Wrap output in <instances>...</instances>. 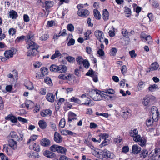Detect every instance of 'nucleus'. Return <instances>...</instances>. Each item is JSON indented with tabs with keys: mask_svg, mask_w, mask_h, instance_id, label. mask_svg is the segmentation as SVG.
I'll list each match as a JSON object with an SVG mask.
<instances>
[{
	"mask_svg": "<svg viewBox=\"0 0 160 160\" xmlns=\"http://www.w3.org/2000/svg\"><path fill=\"white\" fill-rule=\"evenodd\" d=\"M29 148L31 149H33L35 151L39 152L40 151V147L38 144L34 143L33 145H30Z\"/></svg>",
	"mask_w": 160,
	"mask_h": 160,
	"instance_id": "obj_22",
	"label": "nucleus"
},
{
	"mask_svg": "<svg viewBox=\"0 0 160 160\" xmlns=\"http://www.w3.org/2000/svg\"><path fill=\"white\" fill-rule=\"evenodd\" d=\"M133 137V140L137 142H138L142 138L140 135L138 134Z\"/></svg>",
	"mask_w": 160,
	"mask_h": 160,
	"instance_id": "obj_56",
	"label": "nucleus"
},
{
	"mask_svg": "<svg viewBox=\"0 0 160 160\" xmlns=\"http://www.w3.org/2000/svg\"><path fill=\"white\" fill-rule=\"evenodd\" d=\"M104 92L108 93L109 94H114L115 93L114 91L112 89H106L104 90Z\"/></svg>",
	"mask_w": 160,
	"mask_h": 160,
	"instance_id": "obj_57",
	"label": "nucleus"
},
{
	"mask_svg": "<svg viewBox=\"0 0 160 160\" xmlns=\"http://www.w3.org/2000/svg\"><path fill=\"white\" fill-rule=\"evenodd\" d=\"M67 29L70 32H72L74 31V27L73 25L72 24H69L67 27Z\"/></svg>",
	"mask_w": 160,
	"mask_h": 160,
	"instance_id": "obj_54",
	"label": "nucleus"
},
{
	"mask_svg": "<svg viewBox=\"0 0 160 160\" xmlns=\"http://www.w3.org/2000/svg\"><path fill=\"white\" fill-rule=\"evenodd\" d=\"M61 54L60 52L58 50H55V53L53 54L51 57V59L52 60H54L55 58H58L61 56Z\"/></svg>",
	"mask_w": 160,
	"mask_h": 160,
	"instance_id": "obj_28",
	"label": "nucleus"
},
{
	"mask_svg": "<svg viewBox=\"0 0 160 160\" xmlns=\"http://www.w3.org/2000/svg\"><path fill=\"white\" fill-rule=\"evenodd\" d=\"M122 115L125 119H127L131 115V111L130 110H126L122 112Z\"/></svg>",
	"mask_w": 160,
	"mask_h": 160,
	"instance_id": "obj_24",
	"label": "nucleus"
},
{
	"mask_svg": "<svg viewBox=\"0 0 160 160\" xmlns=\"http://www.w3.org/2000/svg\"><path fill=\"white\" fill-rule=\"evenodd\" d=\"M13 139H8V146H9L14 150L17 149V141Z\"/></svg>",
	"mask_w": 160,
	"mask_h": 160,
	"instance_id": "obj_8",
	"label": "nucleus"
},
{
	"mask_svg": "<svg viewBox=\"0 0 160 160\" xmlns=\"http://www.w3.org/2000/svg\"><path fill=\"white\" fill-rule=\"evenodd\" d=\"M129 53L131 58H135L137 56V54L135 53V52L134 50L129 51Z\"/></svg>",
	"mask_w": 160,
	"mask_h": 160,
	"instance_id": "obj_61",
	"label": "nucleus"
},
{
	"mask_svg": "<svg viewBox=\"0 0 160 160\" xmlns=\"http://www.w3.org/2000/svg\"><path fill=\"white\" fill-rule=\"evenodd\" d=\"M34 38V35L32 32L28 33L26 42L27 44L26 48L27 49H29L27 52L28 56H35L38 53L37 50L39 46L34 42L35 40Z\"/></svg>",
	"mask_w": 160,
	"mask_h": 160,
	"instance_id": "obj_1",
	"label": "nucleus"
},
{
	"mask_svg": "<svg viewBox=\"0 0 160 160\" xmlns=\"http://www.w3.org/2000/svg\"><path fill=\"white\" fill-rule=\"evenodd\" d=\"M5 119L9 121L10 120L12 123H15L18 122L17 117L13 115L12 113L8 114L7 117H6Z\"/></svg>",
	"mask_w": 160,
	"mask_h": 160,
	"instance_id": "obj_10",
	"label": "nucleus"
},
{
	"mask_svg": "<svg viewBox=\"0 0 160 160\" xmlns=\"http://www.w3.org/2000/svg\"><path fill=\"white\" fill-rule=\"evenodd\" d=\"M102 15L103 18L105 21H107L109 19V12L107 9L103 10Z\"/></svg>",
	"mask_w": 160,
	"mask_h": 160,
	"instance_id": "obj_29",
	"label": "nucleus"
},
{
	"mask_svg": "<svg viewBox=\"0 0 160 160\" xmlns=\"http://www.w3.org/2000/svg\"><path fill=\"white\" fill-rule=\"evenodd\" d=\"M41 145L45 147H48L51 145V141L48 139L44 138L41 140Z\"/></svg>",
	"mask_w": 160,
	"mask_h": 160,
	"instance_id": "obj_14",
	"label": "nucleus"
},
{
	"mask_svg": "<svg viewBox=\"0 0 160 160\" xmlns=\"http://www.w3.org/2000/svg\"><path fill=\"white\" fill-rule=\"evenodd\" d=\"M13 54V52L11 50H6L4 53V56L7 59L12 58Z\"/></svg>",
	"mask_w": 160,
	"mask_h": 160,
	"instance_id": "obj_19",
	"label": "nucleus"
},
{
	"mask_svg": "<svg viewBox=\"0 0 160 160\" xmlns=\"http://www.w3.org/2000/svg\"><path fill=\"white\" fill-rule=\"evenodd\" d=\"M58 68V72L60 73H64L68 70L67 67L64 65H59Z\"/></svg>",
	"mask_w": 160,
	"mask_h": 160,
	"instance_id": "obj_23",
	"label": "nucleus"
},
{
	"mask_svg": "<svg viewBox=\"0 0 160 160\" xmlns=\"http://www.w3.org/2000/svg\"><path fill=\"white\" fill-rule=\"evenodd\" d=\"M92 153L93 155L98 158L102 157L103 151L99 149L95 148L93 149L92 151Z\"/></svg>",
	"mask_w": 160,
	"mask_h": 160,
	"instance_id": "obj_7",
	"label": "nucleus"
},
{
	"mask_svg": "<svg viewBox=\"0 0 160 160\" xmlns=\"http://www.w3.org/2000/svg\"><path fill=\"white\" fill-rule=\"evenodd\" d=\"M132 153L134 154L138 153L141 150V147L137 145H134L132 146Z\"/></svg>",
	"mask_w": 160,
	"mask_h": 160,
	"instance_id": "obj_17",
	"label": "nucleus"
},
{
	"mask_svg": "<svg viewBox=\"0 0 160 160\" xmlns=\"http://www.w3.org/2000/svg\"><path fill=\"white\" fill-rule=\"evenodd\" d=\"M8 139H13L17 141L21 142L22 141L23 138V135L20 134V137L17 134V133L14 131H11L9 134L8 136Z\"/></svg>",
	"mask_w": 160,
	"mask_h": 160,
	"instance_id": "obj_3",
	"label": "nucleus"
},
{
	"mask_svg": "<svg viewBox=\"0 0 160 160\" xmlns=\"http://www.w3.org/2000/svg\"><path fill=\"white\" fill-rule=\"evenodd\" d=\"M25 38V36L23 35L18 37L15 40V43H18L21 42H22L23 41Z\"/></svg>",
	"mask_w": 160,
	"mask_h": 160,
	"instance_id": "obj_42",
	"label": "nucleus"
},
{
	"mask_svg": "<svg viewBox=\"0 0 160 160\" xmlns=\"http://www.w3.org/2000/svg\"><path fill=\"white\" fill-rule=\"evenodd\" d=\"M24 104L27 109H31L34 106V103L32 101L30 100H26Z\"/></svg>",
	"mask_w": 160,
	"mask_h": 160,
	"instance_id": "obj_20",
	"label": "nucleus"
},
{
	"mask_svg": "<svg viewBox=\"0 0 160 160\" xmlns=\"http://www.w3.org/2000/svg\"><path fill=\"white\" fill-rule=\"evenodd\" d=\"M54 140L57 143H60L62 141V138L60 134L56 132L54 134Z\"/></svg>",
	"mask_w": 160,
	"mask_h": 160,
	"instance_id": "obj_21",
	"label": "nucleus"
},
{
	"mask_svg": "<svg viewBox=\"0 0 160 160\" xmlns=\"http://www.w3.org/2000/svg\"><path fill=\"white\" fill-rule=\"evenodd\" d=\"M47 126L46 122L44 120H41V128L44 129Z\"/></svg>",
	"mask_w": 160,
	"mask_h": 160,
	"instance_id": "obj_50",
	"label": "nucleus"
},
{
	"mask_svg": "<svg viewBox=\"0 0 160 160\" xmlns=\"http://www.w3.org/2000/svg\"><path fill=\"white\" fill-rule=\"evenodd\" d=\"M16 32V30L13 28H10L8 31L9 34L12 36L15 34Z\"/></svg>",
	"mask_w": 160,
	"mask_h": 160,
	"instance_id": "obj_59",
	"label": "nucleus"
},
{
	"mask_svg": "<svg viewBox=\"0 0 160 160\" xmlns=\"http://www.w3.org/2000/svg\"><path fill=\"white\" fill-rule=\"evenodd\" d=\"M9 16L12 19H15L18 17V15L17 12L13 10L10 11L9 12Z\"/></svg>",
	"mask_w": 160,
	"mask_h": 160,
	"instance_id": "obj_35",
	"label": "nucleus"
},
{
	"mask_svg": "<svg viewBox=\"0 0 160 160\" xmlns=\"http://www.w3.org/2000/svg\"><path fill=\"white\" fill-rule=\"evenodd\" d=\"M25 86L26 88L29 90H32L33 88V86L32 82L28 81Z\"/></svg>",
	"mask_w": 160,
	"mask_h": 160,
	"instance_id": "obj_39",
	"label": "nucleus"
},
{
	"mask_svg": "<svg viewBox=\"0 0 160 160\" xmlns=\"http://www.w3.org/2000/svg\"><path fill=\"white\" fill-rule=\"evenodd\" d=\"M125 14H128L127 15V17H128L131 14V11L130 9L128 7L125 8V10L124 11Z\"/></svg>",
	"mask_w": 160,
	"mask_h": 160,
	"instance_id": "obj_62",
	"label": "nucleus"
},
{
	"mask_svg": "<svg viewBox=\"0 0 160 160\" xmlns=\"http://www.w3.org/2000/svg\"><path fill=\"white\" fill-rule=\"evenodd\" d=\"M8 146V144H4L3 146V149L8 155L10 156L12 154L13 151L12 148L11 147L9 148Z\"/></svg>",
	"mask_w": 160,
	"mask_h": 160,
	"instance_id": "obj_13",
	"label": "nucleus"
},
{
	"mask_svg": "<svg viewBox=\"0 0 160 160\" xmlns=\"http://www.w3.org/2000/svg\"><path fill=\"white\" fill-rule=\"evenodd\" d=\"M139 145L142 147L144 146L146 144V141L144 138H141L140 140L138 142Z\"/></svg>",
	"mask_w": 160,
	"mask_h": 160,
	"instance_id": "obj_49",
	"label": "nucleus"
},
{
	"mask_svg": "<svg viewBox=\"0 0 160 160\" xmlns=\"http://www.w3.org/2000/svg\"><path fill=\"white\" fill-rule=\"evenodd\" d=\"M108 137L109 135L106 133H102L99 135V137L100 138L104 139L103 141L100 145V147H102L108 144L109 143V140L107 138H108Z\"/></svg>",
	"mask_w": 160,
	"mask_h": 160,
	"instance_id": "obj_5",
	"label": "nucleus"
},
{
	"mask_svg": "<svg viewBox=\"0 0 160 160\" xmlns=\"http://www.w3.org/2000/svg\"><path fill=\"white\" fill-rule=\"evenodd\" d=\"M159 65L157 62H155L152 63L149 68L150 71H152L157 69L158 68Z\"/></svg>",
	"mask_w": 160,
	"mask_h": 160,
	"instance_id": "obj_30",
	"label": "nucleus"
},
{
	"mask_svg": "<svg viewBox=\"0 0 160 160\" xmlns=\"http://www.w3.org/2000/svg\"><path fill=\"white\" fill-rule=\"evenodd\" d=\"M58 66L55 64H52L50 67V70L51 72H58Z\"/></svg>",
	"mask_w": 160,
	"mask_h": 160,
	"instance_id": "obj_32",
	"label": "nucleus"
},
{
	"mask_svg": "<svg viewBox=\"0 0 160 160\" xmlns=\"http://www.w3.org/2000/svg\"><path fill=\"white\" fill-rule=\"evenodd\" d=\"M95 73H96L95 71L91 68L86 74V75L92 77L93 75H94Z\"/></svg>",
	"mask_w": 160,
	"mask_h": 160,
	"instance_id": "obj_52",
	"label": "nucleus"
},
{
	"mask_svg": "<svg viewBox=\"0 0 160 160\" xmlns=\"http://www.w3.org/2000/svg\"><path fill=\"white\" fill-rule=\"evenodd\" d=\"M109 53L111 56H114L116 55L117 52V49L115 48H112L110 51Z\"/></svg>",
	"mask_w": 160,
	"mask_h": 160,
	"instance_id": "obj_55",
	"label": "nucleus"
},
{
	"mask_svg": "<svg viewBox=\"0 0 160 160\" xmlns=\"http://www.w3.org/2000/svg\"><path fill=\"white\" fill-rule=\"evenodd\" d=\"M154 100L155 97L154 96L152 95H147L142 99V103L143 105L147 106L152 104Z\"/></svg>",
	"mask_w": 160,
	"mask_h": 160,
	"instance_id": "obj_4",
	"label": "nucleus"
},
{
	"mask_svg": "<svg viewBox=\"0 0 160 160\" xmlns=\"http://www.w3.org/2000/svg\"><path fill=\"white\" fill-rule=\"evenodd\" d=\"M108 157L111 159H112L115 157L114 154L109 151L107 150H104L103 151L102 157Z\"/></svg>",
	"mask_w": 160,
	"mask_h": 160,
	"instance_id": "obj_12",
	"label": "nucleus"
},
{
	"mask_svg": "<svg viewBox=\"0 0 160 160\" xmlns=\"http://www.w3.org/2000/svg\"><path fill=\"white\" fill-rule=\"evenodd\" d=\"M52 111L49 109L43 110L41 112V115L44 117H46L47 116H50L52 115Z\"/></svg>",
	"mask_w": 160,
	"mask_h": 160,
	"instance_id": "obj_18",
	"label": "nucleus"
},
{
	"mask_svg": "<svg viewBox=\"0 0 160 160\" xmlns=\"http://www.w3.org/2000/svg\"><path fill=\"white\" fill-rule=\"evenodd\" d=\"M84 60L81 56H78L76 58L77 62L79 65L82 64Z\"/></svg>",
	"mask_w": 160,
	"mask_h": 160,
	"instance_id": "obj_40",
	"label": "nucleus"
},
{
	"mask_svg": "<svg viewBox=\"0 0 160 160\" xmlns=\"http://www.w3.org/2000/svg\"><path fill=\"white\" fill-rule=\"evenodd\" d=\"M70 101L78 104L81 103V101L79 99L74 97H72L70 99Z\"/></svg>",
	"mask_w": 160,
	"mask_h": 160,
	"instance_id": "obj_47",
	"label": "nucleus"
},
{
	"mask_svg": "<svg viewBox=\"0 0 160 160\" xmlns=\"http://www.w3.org/2000/svg\"><path fill=\"white\" fill-rule=\"evenodd\" d=\"M54 2L52 1H46L45 2V7L46 10L47 11L48 9L53 5Z\"/></svg>",
	"mask_w": 160,
	"mask_h": 160,
	"instance_id": "obj_27",
	"label": "nucleus"
},
{
	"mask_svg": "<svg viewBox=\"0 0 160 160\" xmlns=\"http://www.w3.org/2000/svg\"><path fill=\"white\" fill-rule=\"evenodd\" d=\"M65 58L67 60V61H68L69 63H73L75 61V58L72 56H67L66 58Z\"/></svg>",
	"mask_w": 160,
	"mask_h": 160,
	"instance_id": "obj_41",
	"label": "nucleus"
},
{
	"mask_svg": "<svg viewBox=\"0 0 160 160\" xmlns=\"http://www.w3.org/2000/svg\"><path fill=\"white\" fill-rule=\"evenodd\" d=\"M89 14V12L87 9H82V10H79L78 12V15L83 18L88 16Z\"/></svg>",
	"mask_w": 160,
	"mask_h": 160,
	"instance_id": "obj_9",
	"label": "nucleus"
},
{
	"mask_svg": "<svg viewBox=\"0 0 160 160\" xmlns=\"http://www.w3.org/2000/svg\"><path fill=\"white\" fill-rule=\"evenodd\" d=\"M145 40V42H146L149 44H151L152 42V39L151 36L149 35L147 36V37L146 38Z\"/></svg>",
	"mask_w": 160,
	"mask_h": 160,
	"instance_id": "obj_44",
	"label": "nucleus"
},
{
	"mask_svg": "<svg viewBox=\"0 0 160 160\" xmlns=\"http://www.w3.org/2000/svg\"><path fill=\"white\" fill-rule=\"evenodd\" d=\"M39 152L35 151L32 153L31 157L33 158H37L39 157V154L38 153Z\"/></svg>",
	"mask_w": 160,
	"mask_h": 160,
	"instance_id": "obj_63",
	"label": "nucleus"
},
{
	"mask_svg": "<svg viewBox=\"0 0 160 160\" xmlns=\"http://www.w3.org/2000/svg\"><path fill=\"white\" fill-rule=\"evenodd\" d=\"M138 131L136 129H134L130 132V135L132 137L135 136L138 134Z\"/></svg>",
	"mask_w": 160,
	"mask_h": 160,
	"instance_id": "obj_43",
	"label": "nucleus"
},
{
	"mask_svg": "<svg viewBox=\"0 0 160 160\" xmlns=\"http://www.w3.org/2000/svg\"><path fill=\"white\" fill-rule=\"evenodd\" d=\"M94 34L97 38L101 42H104V34L103 32L99 30H97L94 32Z\"/></svg>",
	"mask_w": 160,
	"mask_h": 160,
	"instance_id": "obj_6",
	"label": "nucleus"
},
{
	"mask_svg": "<svg viewBox=\"0 0 160 160\" xmlns=\"http://www.w3.org/2000/svg\"><path fill=\"white\" fill-rule=\"evenodd\" d=\"M151 112L152 114H157V115H159L158 109L156 106H153L152 107Z\"/></svg>",
	"mask_w": 160,
	"mask_h": 160,
	"instance_id": "obj_37",
	"label": "nucleus"
},
{
	"mask_svg": "<svg viewBox=\"0 0 160 160\" xmlns=\"http://www.w3.org/2000/svg\"><path fill=\"white\" fill-rule=\"evenodd\" d=\"M47 100L51 102H53L55 100V96L52 93L48 92L46 96Z\"/></svg>",
	"mask_w": 160,
	"mask_h": 160,
	"instance_id": "obj_15",
	"label": "nucleus"
},
{
	"mask_svg": "<svg viewBox=\"0 0 160 160\" xmlns=\"http://www.w3.org/2000/svg\"><path fill=\"white\" fill-rule=\"evenodd\" d=\"M89 95L90 97L95 101L101 100L104 97L105 98L109 97L110 98H112V96L103 94L100 90L97 89H93L90 91Z\"/></svg>",
	"mask_w": 160,
	"mask_h": 160,
	"instance_id": "obj_2",
	"label": "nucleus"
},
{
	"mask_svg": "<svg viewBox=\"0 0 160 160\" xmlns=\"http://www.w3.org/2000/svg\"><path fill=\"white\" fill-rule=\"evenodd\" d=\"M55 21L53 20L48 21L47 23V27L48 28L51 27L53 26H55Z\"/></svg>",
	"mask_w": 160,
	"mask_h": 160,
	"instance_id": "obj_51",
	"label": "nucleus"
},
{
	"mask_svg": "<svg viewBox=\"0 0 160 160\" xmlns=\"http://www.w3.org/2000/svg\"><path fill=\"white\" fill-rule=\"evenodd\" d=\"M94 16L97 19L99 20L101 18V15L100 12L97 9H95L93 10Z\"/></svg>",
	"mask_w": 160,
	"mask_h": 160,
	"instance_id": "obj_36",
	"label": "nucleus"
},
{
	"mask_svg": "<svg viewBox=\"0 0 160 160\" xmlns=\"http://www.w3.org/2000/svg\"><path fill=\"white\" fill-rule=\"evenodd\" d=\"M140 157L142 159L145 158L148 154V151L147 150H143L139 152Z\"/></svg>",
	"mask_w": 160,
	"mask_h": 160,
	"instance_id": "obj_26",
	"label": "nucleus"
},
{
	"mask_svg": "<svg viewBox=\"0 0 160 160\" xmlns=\"http://www.w3.org/2000/svg\"><path fill=\"white\" fill-rule=\"evenodd\" d=\"M49 38V35L47 33H45L41 37V40H46Z\"/></svg>",
	"mask_w": 160,
	"mask_h": 160,
	"instance_id": "obj_58",
	"label": "nucleus"
},
{
	"mask_svg": "<svg viewBox=\"0 0 160 160\" xmlns=\"http://www.w3.org/2000/svg\"><path fill=\"white\" fill-rule=\"evenodd\" d=\"M43 154L45 157L51 158H53L56 156L55 153L49 150H45L43 152Z\"/></svg>",
	"mask_w": 160,
	"mask_h": 160,
	"instance_id": "obj_11",
	"label": "nucleus"
},
{
	"mask_svg": "<svg viewBox=\"0 0 160 160\" xmlns=\"http://www.w3.org/2000/svg\"><path fill=\"white\" fill-rule=\"evenodd\" d=\"M65 119L64 118L61 119L59 123V126L62 128H63L65 127Z\"/></svg>",
	"mask_w": 160,
	"mask_h": 160,
	"instance_id": "obj_53",
	"label": "nucleus"
},
{
	"mask_svg": "<svg viewBox=\"0 0 160 160\" xmlns=\"http://www.w3.org/2000/svg\"><path fill=\"white\" fill-rule=\"evenodd\" d=\"M54 160H75L74 159H71L65 155H61L59 159H56Z\"/></svg>",
	"mask_w": 160,
	"mask_h": 160,
	"instance_id": "obj_45",
	"label": "nucleus"
},
{
	"mask_svg": "<svg viewBox=\"0 0 160 160\" xmlns=\"http://www.w3.org/2000/svg\"><path fill=\"white\" fill-rule=\"evenodd\" d=\"M122 34L123 36L126 38H128L129 37V32L127 31L126 30H124L122 31Z\"/></svg>",
	"mask_w": 160,
	"mask_h": 160,
	"instance_id": "obj_60",
	"label": "nucleus"
},
{
	"mask_svg": "<svg viewBox=\"0 0 160 160\" xmlns=\"http://www.w3.org/2000/svg\"><path fill=\"white\" fill-rule=\"evenodd\" d=\"M72 77V75L69 74L68 75L66 76L64 74H60L58 76V78L59 79L62 80H70V78Z\"/></svg>",
	"mask_w": 160,
	"mask_h": 160,
	"instance_id": "obj_25",
	"label": "nucleus"
},
{
	"mask_svg": "<svg viewBox=\"0 0 160 160\" xmlns=\"http://www.w3.org/2000/svg\"><path fill=\"white\" fill-rule=\"evenodd\" d=\"M48 72V70L46 68H41V72L43 76L47 75Z\"/></svg>",
	"mask_w": 160,
	"mask_h": 160,
	"instance_id": "obj_38",
	"label": "nucleus"
},
{
	"mask_svg": "<svg viewBox=\"0 0 160 160\" xmlns=\"http://www.w3.org/2000/svg\"><path fill=\"white\" fill-rule=\"evenodd\" d=\"M38 137V136L36 135H33L31 136L27 142V144L28 145L30 144L31 142L36 140L37 138Z\"/></svg>",
	"mask_w": 160,
	"mask_h": 160,
	"instance_id": "obj_33",
	"label": "nucleus"
},
{
	"mask_svg": "<svg viewBox=\"0 0 160 160\" xmlns=\"http://www.w3.org/2000/svg\"><path fill=\"white\" fill-rule=\"evenodd\" d=\"M59 146L56 144L53 145L50 147L49 150L53 152H58Z\"/></svg>",
	"mask_w": 160,
	"mask_h": 160,
	"instance_id": "obj_34",
	"label": "nucleus"
},
{
	"mask_svg": "<svg viewBox=\"0 0 160 160\" xmlns=\"http://www.w3.org/2000/svg\"><path fill=\"white\" fill-rule=\"evenodd\" d=\"M77 115L74 113L70 112L68 113V121L71 122L73 120L77 119Z\"/></svg>",
	"mask_w": 160,
	"mask_h": 160,
	"instance_id": "obj_16",
	"label": "nucleus"
},
{
	"mask_svg": "<svg viewBox=\"0 0 160 160\" xmlns=\"http://www.w3.org/2000/svg\"><path fill=\"white\" fill-rule=\"evenodd\" d=\"M67 151V149L61 146H59L58 150V153L66 154Z\"/></svg>",
	"mask_w": 160,
	"mask_h": 160,
	"instance_id": "obj_31",
	"label": "nucleus"
},
{
	"mask_svg": "<svg viewBox=\"0 0 160 160\" xmlns=\"http://www.w3.org/2000/svg\"><path fill=\"white\" fill-rule=\"evenodd\" d=\"M84 142L89 147H90L92 149V148H94L93 146L92 145V142L90 141L88 138L85 139L84 140Z\"/></svg>",
	"mask_w": 160,
	"mask_h": 160,
	"instance_id": "obj_46",
	"label": "nucleus"
},
{
	"mask_svg": "<svg viewBox=\"0 0 160 160\" xmlns=\"http://www.w3.org/2000/svg\"><path fill=\"white\" fill-rule=\"evenodd\" d=\"M153 123V121L152 120V118H149L146 121V124L148 127H149L152 125Z\"/></svg>",
	"mask_w": 160,
	"mask_h": 160,
	"instance_id": "obj_64",
	"label": "nucleus"
},
{
	"mask_svg": "<svg viewBox=\"0 0 160 160\" xmlns=\"http://www.w3.org/2000/svg\"><path fill=\"white\" fill-rule=\"evenodd\" d=\"M84 67L86 69L89 68L90 66V64L88 61L87 59H84L82 63Z\"/></svg>",
	"mask_w": 160,
	"mask_h": 160,
	"instance_id": "obj_48",
	"label": "nucleus"
}]
</instances>
